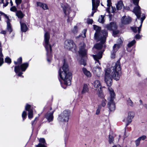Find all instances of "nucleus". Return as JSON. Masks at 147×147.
I'll list each match as a JSON object with an SVG mask.
<instances>
[{
	"label": "nucleus",
	"instance_id": "nucleus-1",
	"mask_svg": "<svg viewBox=\"0 0 147 147\" xmlns=\"http://www.w3.org/2000/svg\"><path fill=\"white\" fill-rule=\"evenodd\" d=\"M121 69L119 60L113 63L110 68L105 69V81L108 86L112 85L113 78L116 81L119 79L121 74Z\"/></svg>",
	"mask_w": 147,
	"mask_h": 147
},
{
	"label": "nucleus",
	"instance_id": "nucleus-2",
	"mask_svg": "<svg viewBox=\"0 0 147 147\" xmlns=\"http://www.w3.org/2000/svg\"><path fill=\"white\" fill-rule=\"evenodd\" d=\"M63 61V66L60 68L58 71L59 76L63 81L64 84L70 85L71 84V74L69 72L68 66L66 63L65 59Z\"/></svg>",
	"mask_w": 147,
	"mask_h": 147
},
{
	"label": "nucleus",
	"instance_id": "nucleus-3",
	"mask_svg": "<svg viewBox=\"0 0 147 147\" xmlns=\"http://www.w3.org/2000/svg\"><path fill=\"white\" fill-rule=\"evenodd\" d=\"M50 38L49 33L46 32L44 35V46L47 51V61L50 62L51 60L52 57L51 55L52 48L51 45L49 44V40Z\"/></svg>",
	"mask_w": 147,
	"mask_h": 147
},
{
	"label": "nucleus",
	"instance_id": "nucleus-4",
	"mask_svg": "<svg viewBox=\"0 0 147 147\" xmlns=\"http://www.w3.org/2000/svg\"><path fill=\"white\" fill-rule=\"evenodd\" d=\"M108 90L110 97L107 99L108 102L107 106L109 111H114L115 109V104L113 100L115 98V94L114 90L111 87H108Z\"/></svg>",
	"mask_w": 147,
	"mask_h": 147
},
{
	"label": "nucleus",
	"instance_id": "nucleus-5",
	"mask_svg": "<svg viewBox=\"0 0 147 147\" xmlns=\"http://www.w3.org/2000/svg\"><path fill=\"white\" fill-rule=\"evenodd\" d=\"M79 55L82 57L80 61V63L81 65L84 66L86 65V61L83 58H85L87 54V50L86 49V45L83 42L80 43L79 46Z\"/></svg>",
	"mask_w": 147,
	"mask_h": 147
},
{
	"label": "nucleus",
	"instance_id": "nucleus-6",
	"mask_svg": "<svg viewBox=\"0 0 147 147\" xmlns=\"http://www.w3.org/2000/svg\"><path fill=\"white\" fill-rule=\"evenodd\" d=\"M70 114V110H65L59 115L57 120L60 122H67L69 119Z\"/></svg>",
	"mask_w": 147,
	"mask_h": 147
},
{
	"label": "nucleus",
	"instance_id": "nucleus-7",
	"mask_svg": "<svg viewBox=\"0 0 147 147\" xmlns=\"http://www.w3.org/2000/svg\"><path fill=\"white\" fill-rule=\"evenodd\" d=\"M28 65L29 64L28 63H25L22 64L20 66H15L14 67V71L16 73H18V76H21L23 78L24 76H22L23 73L20 72V71L21 70L22 71H25Z\"/></svg>",
	"mask_w": 147,
	"mask_h": 147
},
{
	"label": "nucleus",
	"instance_id": "nucleus-8",
	"mask_svg": "<svg viewBox=\"0 0 147 147\" xmlns=\"http://www.w3.org/2000/svg\"><path fill=\"white\" fill-rule=\"evenodd\" d=\"M64 47L69 50H72L74 49L75 51H76L77 48L75 44L74 43L72 40H67L65 42Z\"/></svg>",
	"mask_w": 147,
	"mask_h": 147
},
{
	"label": "nucleus",
	"instance_id": "nucleus-9",
	"mask_svg": "<svg viewBox=\"0 0 147 147\" xmlns=\"http://www.w3.org/2000/svg\"><path fill=\"white\" fill-rule=\"evenodd\" d=\"M142 17L140 18V20H141V24L140 26L138 27H131V28L133 31L135 33H136L138 31V34L140 33L141 31V28L142 26V24L143 21L145 19L146 16L145 14H143L142 15Z\"/></svg>",
	"mask_w": 147,
	"mask_h": 147
},
{
	"label": "nucleus",
	"instance_id": "nucleus-10",
	"mask_svg": "<svg viewBox=\"0 0 147 147\" xmlns=\"http://www.w3.org/2000/svg\"><path fill=\"white\" fill-rule=\"evenodd\" d=\"M0 14L1 15H3L5 18L7 19V20L6 21L7 30L10 33H11L12 31L13 30L10 23V20L9 19V17L6 14L1 11H0Z\"/></svg>",
	"mask_w": 147,
	"mask_h": 147
},
{
	"label": "nucleus",
	"instance_id": "nucleus-11",
	"mask_svg": "<svg viewBox=\"0 0 147 147\" xmlns=\"http://www.w3.org/2000/svg\"><path fill=\"white\" fill-rule=\"evenodd\" d=\"M134 116V113L133 111L129 112L127 118L124 120V121L126 123V126H127L131 122L132 119Z\"/></svg>",
	"mask_w": 147,
	"mask_h": 147
},
{
	"label": "nucleus",
	"instance_id": "nucleus-12",
	"mask_svg": "<svg viewBox=\"0 0 147 147\" xmlns=\"http://www.w3.org/2000/svg\"><path fill=\"white\" fill-rule=\"evenodd\" d=\"M102 34H99L98 36V39L101 40V42L103 43L105 42L106 36H107V32L105 30H102L101 32Z\"/></svg>",
	"mask_w": 147,
	"mask_h": 147
},
{
	"label": "nucleus",
	"instance_id": "nucleus-13",
	"mask_svg": "<svg viewBox=\"0 0 147 147\" xmlns=\"http://www.w3.org/2000/svg\"><path fill=\"white\" fill-rule=\"evenodd\" d=\"M106 28L109 30H116L117 28V25L115 22H112L105 26Z\"/></svg>",
	"mask_w": 147,
	"mask_h": 147
},
{
	"label": "nucleus",
	"instance_id": "nucleus-14",
	"mask_svg": "<svg viewBox=\"0 0 147 147\" xmlns=\"http://www.w3.org/2000/svg\"><path fill=\"white\" fill-rule=\"evenodd\" d=\"M61 5L65 15L68 14L70 13V9L68 5L66 3H61Z\"/></svg>",
	"mask_w": 147,
	"mask_h": 147
},
{
	"label": "nucleus",
	"instance_id": "nucleus-15",
	"mask_svg": "<svg viewBox=\"0 0 147 147\" xmlns=\"http://www.w3.org/2000/svg\"><path fill=\"white\" fill-rule=\"evenodd\" d=\"M133 12L136 16L137 18L140 19L141 14L140 7L139 5L136 6L134 8Z\"/></svg>",
	"mask_w": 147,
	"mask_h": 147
},
{
	"label": "nucleus",
	"instance_id": "nucleus-16",
	"mask_svg": "<svg viewBox=\"0 0 147 147\" xmlns=\"http://www.w3.org/2000/svg\"><path fill=\"white\" fill-rule=\"evenodd\" d=\"M54 111L51 112L48 111L45 115V118L49 122L53 121V114Z\"/></svg>",
	"mask_w": 147,
	"mask_h": 147
},
{
	"label": "nucleus",
	"instance_id": "nucleus-17",
	"mask_svg": "<svg viewBox=\"0 0 147 147\" xmlns=\"http://www.w3.org/2000/svg\"><path fill=\"white\" fill-rule=\"evenodd\" d=\"M123 40L122 38H120L117 40V44H115L113 46V49L115 51H117L122 43Z\"/></svg>",
	"mask_w": 147,
	"mask_h": 147
},
{
	"label": "nucleus",
	"instance_id": "nucleus-18",
	"mask_svg": "<svg viewBox=\"0 0 147 147\" xmlns=\"http://www.w3.org/2000/svg\"><path fill=\"white\" fill-rule=\"evenodd\" d=\"M31 106L30 105L27 104L25 107V109L28 111V117L29 119H31L33 117V111L32 109H30Z\"/></svg>",
	"mask_w": 147,
	"mask_h": 147
},
{
	"label": "nucleus",
	"instance_id": "nucleus-19",
	"mask_svg": "<svg viewBox=\"0 0 147 147\" xmlns=\"http://www.w3.org/2000/svg\"><path fill=\"white\" fill-rule=\"evenodd\" d=\"M93 71L94 74L99 77L101 73V68L98 66H96L94 67Z\"/></svg>",
	"mask_w": 147,
	"mask_h": 147
},
{
	"label": "nucleus",
	"instance_id": "nucleus-20",
	"mask_svg": "<svg viewBox=\"0 0 147 147\" xmlns=\"http://www.w3.org/2000/svg\"><path fill=\"white\" fill-rule=\"evenodd\" d=\"M92 84L93 85L94 89L95 90L97 91L101 89V84L99 80H95Z\"/></svg>",
	"mask_w": 147,
	"mask_h": 147
},
{
	"label": "nucleus",
	"instance_id": "nucleus-21",
	"mask_svg": "<svg viewBox=\"0 0 147 147\" xmlns=\"http://www.w3.org/2000/svg\"><path fill=\"white\" fill-rule=\"evenodd\" d=\"M103 52V51H100L97 54V55H92L94 59L98 62L100 65V63L98 60L101 59L102 57Z\"/></svg>",
	"mask_w": 147,
	"mask_h": 147
},
{
	"label": "nucleus",
	"instance_id": "nucleus-22",
	"mask_svg": "<svg viewBox=\"0 0 147 147\" xmlns=\"http://www.w3.org/2000/svg\"><path fill=\"white\" fill-rule=\"evenodd\" d=\"M121 21L123 24H128L131 22V19L129 17L125 18V16H124L121 18Z\"/></svg>",
	"mask_w": 147,
	"mask_h": 147
},
{
	"label": "nucleus",
	"instance_id": "nucleus-23",
	"mask_svg": "<svg viewBox=\"0 0 147 147\" xmlns=\"http://www.w3.org/2000/svg\"><path fill=\"white\" fill-rule=\"evenodd\" d=\"M94 29L95 30H96V32L95 33L94 37L95 38V39H98V36L99 34H100V31L101 30V28L96 25H94Z\"/></svg>",
	"mask_w": 147,
	"mask_h": 147
},
{
	"label": "nucleus",
	"instance_id": "nucleus-24",
	"mask_svg": "<svg viewBox=\"0 0 147 147\" xmlns=\"http://www.w3.org/2000/svg\"><path fill=\"white\" fill-rule=\"evenodd\" d=\"M39 141L40 143L36 146V147H46V143L44 138H40L39 140Z\"/></svg>",
	"mask_w": 147,
	"mask_h": 147
},
{
	"label": "nucleus",
	"instance_id": "nucleus-25",
	"mask_svg": "<svg viewBox=\"0 0 147 147\" xmlns=\"http://www.w3.org/2000/svg\"><path fill=\"white\" fill-rule=\"evenodd\" d=\"M92 10H96L98 6L99 5L100 1L98 0H96V2L95 0H92Z\"/></svg>",
	"mask_w": 147,
	"mask_h": 147
},
{
	"label": "nucleus",
	"instance_id": "nucleus-26",
	"mask_svg": "<svg viewBox=\"0 0 147 147\" xmlns=\"http://www.w3.org/2000/svg\"><path fill=\"white\" fill-rule=\"evenodd\" d=\"M2 48L1 43L0 42V66H1L3 63V55L2 53Z\"/></svg>",
	"mask_w": 147,
	"mask_h": 147
},
{
	"label": "nucleus",
	"instance_id": "nucleus-27",
	"mask_svg": "<svg viewBox=\"0 0 147 147\" xmlns=\"http://www.w3.org/2000/svg\"><path fill=\"white\" fill-rule=\"evenodd\" d=\"M20 23L21 25V30L22 32H26L27 30V27L26 25L24 23H22L21 21H20Z\"/></svg>",
	"mask_w": 147,
	"mask_h": 147
},
{
	"label": "nucleus",
	"instance_id": "nucleus-28",
	"mask_svg": "<svg viewBox=\"0 0 147 147\" xmlns=\"http://www.w3.org/2000/svg\"><path fill=\"white\" fill-rule=\"evenodd\" d=\"M97 40H100V43H97L96 44V45H95L94 46V48L96 49L100 50V49L102 47V45L104 43H103L101 42V40H100V39H96Z\"/></svg>",
	"mask_w": 147,
	"mask_h": 147
},
{
	"label": "nucleus",
	"instance_id": "nucleus-29",
	"mask_svg": "<svg viewBox=\"0 0 147 147\" xmlns=\"http://www.w3.org/2000/svg\"><path fill=\"white\" fill-rule=\"evenodd\" d=\"M37 6L41 7L44 10L47 9H48V7L46 4L40 2H38L37 3Z\"/></svg>",
	"mask_w": 147,
	"mask_h": 147
},
{
	"label": "nucleus",
	"instance_id": "nucleus-30",
	"mask_svg": "<svg viewBox=\"0 0 147 147\" xmlns=\"http://www.w3.org/2000/svg\"><path fill=\"white\" fill-rule=\"evenodd\" d=\"M82 71L85 75L87 77H90L91 76V74L90 71L87 70L85 68H83Z\"/></svg>",
	"mask_w": 147,
	"mask_h": 147
},
{
	"label": "nucleus",
	"instance_id": "nucleus-31",
	"mask_svg": "<svg viewBox=\"0 0 147 147\" xmlns=\"http://www.w3.org/2000/svg\"><path fill=\"white\" fill-rule=\"evenodd\" d=\"M89 91L88 86L87 84H84L83 90L82 92V94H84L88 92Z\"/></svg>",
	"mask_w": 147,
	"mask_h": 147
},
{
	"label": "nucleus",
	"instance_id": "nucleus-32",
	"mask_svg": "<svg viewBox=\"0 0 147 147\" xmlns=\"http://www.w3.org/2000/svg\"><path fill=\"white\" fill-rule=\"evenodd\" d=\"M16 15L18 18L21 19L24 16V14L20 10L17 11L16 13Z\"/></svg>",
	"mask_w": 147,
	"mask_h": 147
},
{
	"label": "nucleus",
	"instance_id": "nucleus-33",
	"mask_svg": "<svg viewBox=\"0 0 147 147\" xmlns=\"http://www.w3.org/2000/svg\"><path fill=\"white\" fill-rule=\"evenodd\" d=\"M123 5V2L120 1L118 2L116 5V7L117 10H120L121 9Z\"/></svg>",
	"mask_w": 147,
	"mask_h": 147
},
{
	"label": "nucleus",
	"instance_id": "nucleus-34",
	"mask_svg": "<svg viewBox=\"0 0 147 147\" xmlns=\"http://www.w3.org/2000/svg\"><path fill=\"white\" fill-rule=\"evenodd\" d=\"M127 104L128 106L131 107H133L134 105L133 102L131 100L130 98H129L127 100Z\"/></svg>",
	"mask_w": 147,
	"mask_h": 147
},
{
	"label": "nucleus",
	"instance_id": "nucleus-35",
	"mask_svg": "<svg viewBox=\"0 0 147 147\" xmlns=\"http://www.w3.org/2000/svg\"><path fill=\"white\" fill-rule=\"evenodd\" d=\"M97 94L99 97L101 98L104 97V95L101 89H100L98 90H97Z\"/></svg>",
	"mask_w": 147,
	"mask_h": 147
},
{
	"label": "nucleus",
	"instance_id": "nucleus-36",
	"mask_svg": "<svg viewBox=\"0 0 147 147\" xmlns=\"http://www.w3.org/2000/svg\"><path fill=\"white\" fill-rule=\"evenodd\" d=\"M104 16L102 15H101V16L99 17L98 19V21L100 23H101L102 24H103L104 22Z\"/></svg>",
	"mask_w": 147,
	"mask_h": 147
},
{
	"label": "nucleus",
	"instance_id": "nucleus-37",
	"mask_svg": "<svg viewBox=\"0 0 147 147\" xmlns=\"http://www.w3.org/2000/svg\"><path fill=\"white\" fill-rule=\"evenodd\" d=\"M114 139L113 137L111 135H109V142L110 144L113 143Z\"/></svg>",
	"mask_w": 147,
	"mask_h": 147
},
{
	"label": "nucleus",
	"instance_id": "nucleus-38",
	"mask_svg": "<svg viewBox=\"0 0 147 147\" xmlns=\"http://www.w3.org/2000/svg\"><path fill=\"white\" fill-rule=\"evenodd\" d=\"M22 62V59L21 57H20L18 59L17 61H14V63L16 65L20 64Z\"/></svg>",
	"mask_w": 147,
	"mask_h": 147
},
{
	"label": "nucleus",
	"instance_id": "nucleus-39",
	"mask_svg": "<svg viewBox=\"0 0 147 147\" xmlns=\"http://www.w3.org/2000/svg\"><path fill=\"white\" fill-rule=\"evenodd\" d=\"M78 30V28L76 26H75L72 29L71 31L74 34H75L77 32Z\"/></svg>",
	"mask_w": 147,
	"mask_h": 147
},
{
	"label": "nucleus",
	"instance_id": "nucleus-40",
	"mask_svg": "<svg viewBox=\"0 0 147 147\" xmlns=\"http://www.w3.org/2000/svg\"><path fill=\"white\" fill-rule=\"evenodd\" d=\"M86 30H83V34L81 35H80L76 37L77 38H78L82 36L83 38H85L86 37Z\"/></svg>",
	"mask_w": 147,
	"mask_h": 147
},
{
	"label": "nucleus",
	"instance_id": "nucleus-41",
	"mask_svg": "<svg viewBox=\"0 0 147 147\" xmlns=\"http://www.w3.org/2000/svg\"><path fill=\"white\" fill-rule=\"evenodd\" d=\"M136 43V41L135 40H134L131 42H130L128 44V46L129 47H131L132 46H133Z\"/></svg>",
	"mask_w": 147,
	"mask_h": 147
},
{
	"label": "nucleus",
	"instance_id": "nucleus-42",
	"mask_svg": "<svg viewBox=\"0 0 147 147\" xmlns=\"http://www.w3.org/2000/svg\"><path fill=\"white\" fill-rule=\"evenodd\" d=\"M5 61L6 63H11V60L9 57H6L5 59Z\"/></svg>",
	"mask_w": 147,
	"mask_h": 147
},
{
	"label": "nucleus",
	"instance_id": "nucleus-43",
	"mask_svg": "<svg viewBox=\"0 0 147 147\" xmlns=\"http://www.w3.org/2000/svg\"><path fill=\"white\" fill-rule=\"evenodd\" d=\"M117 51H115L113 49L111 52V57L112 59H114L115 56V53Z\"/></svg>",
	"mask_w": 147,
	"mask_h": 147
},
{
	"label": "nucleus",
	"instance_id": "nucleus-44",
	"mask_svg": "<svg viewBox=\"0 0 147 147\" xmlns=\"http://www.w3.org/2000/svg\"><path fill=\"white\" fill-rule=\"evenodd\" d=\"M26 112L25 111H23L22 114V117L23 118V121L26 119Z\"/></svg>",
	"mask_w": 147,
	"mask_h": 147
},
{
	"label": "nucleus",
	"instance_id": "nucleus-45",
	"mask_svg": "<svg viewBox=\"0 0 147 147\" xmlns=\"http://www.w3.org/2000/svg\"><path fill=\"white\" fill-rule=\"evenodd\" d=\"M106 100L105 99H102L101 101V105L102 107H104L105 106L106 103Z\"/></svg>",
	"mask_w": 147,
	"mask_h": 147
},
{
	"label": "nucleus",
	"instance_id": "nucleus-46",
	"mask_svg": "<svg viewBox=\"0 0 147 147\" xmlns=\"http://www.w3.org/2000/svg\"><path fill=\"white\" fill-rule=\"evenodd\" d=\"M10 10L13 12H16L17 11V9L15 6H13L10 8Z\"/></svg>",
	"mask_w": 147,
	"mask_h": 147
},
{
	"label": "nucleus",
	"instance_id": "nucleus-47",
	"mask_svg": "<svg viewBox=\"0 0 147 147\" xmlns=\"http://www.w3.org/2000/svg\"><path fill=\"white\" fill-rule=\"evenodd\" d=\"M133 3L135 5L137 6L138 5L139 0H133Z\"/></svg>",
	"mask_w": 147,
	"mask_h": 147
},
{
	"label": "nucleus",
	"instance_id": "nucleus-48",
	"mask_svg": "<svg viewBox=\"0 0 147 147\" xmlns=\"http://www.w3.org/2000/svg\"><path fill=\"white\" fill-rule=\"evenodd\" d=\"M140 141V140L139 138L135 141V142L136 146H138L139 145Z\"/></svg>",
	"mask_w": 147,
	"mask_h": 147
},
{
	"label": "nucleus",
	"instance_id": "nucleus-49",
	"mask_svg": "<svg viewBox=\"0 0 147 147\" xmlns=\"http://www.w3.org/2000/svg\"><path fill=\"white\" fill-rule=\"evenodd\" d=\"M22 2V0H15V2L17 6L20 5Z\"/></svg>",
	"mask_w": 147,
	"mask_h": 147
},
{
	"label": "nucleus",
	"instance_id": "nucleus-50",
	"mask_svg": "<svg viewBox=\"0 0 147 147\" xmlns=\"http://www.w3.org/2000/svg\"><path fill=\"white\" fill-rule=\"evenodd\" d=\"M92 20L90 19H88L87 20V23L89 24H92L93 22Z\"/></svg>",
	"mask_w": 147,
	"mask_h": 147
},
{
	"label": "nucleus",
	"instance_id": "nucleus-51",
	"mask_svg": "<svg viewBox=\"0 0 147 147\" xmlns=\"http://www.w3.org/2000/svg\"><path fill=\"white\" fill-rule=\"evenodd\" d=\"M100 109H101L100 107H98V108L97 109L96 111V115H98L99 114Z\"/></svg>",
	"mask_w": 147,
	"mask_h": 147
},
{
	"label": "nucleus",
	"instance_id": "nucleus-52",
	"mask_svg": "<svg viewBox=\"0 0 147 147\" xmlns=\"http://www.w3.org/2000/svg\"><path fill=\"white\" fill-rule=\"evenodd\" d=\"M113 35H115L119 33V31L118 30H113Z\"/></svg>",
	"mask_w": 147,
	"mask_h": 147
},
{
	"label": "nucleus",
	"instance_id": "nucleus-53",
	"mask_svg": "<svg viewBox=\"0 0 147 147\" xmlns=\"http://www.w3.org/2000/svg\"><path fill=\"white\" fill-rule=\"evenodd\" d=\"M107 6L108 7H110L111 6V0H107Z\"/></svg>",
	"mask_w": 147,
	"mask_h": 147
},
{
	"label": "nucleus",
	"instance_id": "nucleus-54",
	"mask_svg": "<svg viewBox=\"0 0 147 147\" xmlns=\"http://www.w3.org/2000/svg\"><path fill=\"white\" fill-rule=\"evenodd\" d=\"M138 138H139L140 140H143L146 138V136H145L144 135L139 137Z\"/></svg>",
	"mask_w": 147,
	"mask_h": 147
},
{
	"label": "nucleus",
	"instance_id": "nucleus-55",
	"mask_svg": "<svg viewBox=\"0 0 147 147\" xmlns=\"http://www.w3.org/2000/svg\"><path fill=\"white\" fill-rule=\"evenodd\" d=\"M139 34H137L135 36V38L136 39H139L141 37V36Z\"/></svg>",
	"mask_w": 147,
	"mask_h": 147
},
{
	"label": "nucleus",
	"instance_id": "nucleus-56",
	"mask_svg": "<svg viewBox=\"0 0 147 147\" xmlns=\"http://www.w3.org/2000/svg\"><path fill=\"white\" fill-rule=\"evenodd\" d=\"M3 3L4 4L3 6H4V7H5L9 3V2L7 1H6V3H4V2Z\"/></svg>",
	"mask_w": 147,
	"mask_h": 147
},
{
	"label": "nucleus",
	"instance_id": "nucleus-57",
	"mask_svg": "<svg viewBox=\"0 0 147 147\" xmlns=\"http://www.w3.org/2000/svg\"><path fill=\"white\" fill-rule=\"evenodd\" d=\"M36 118L37 117H36L33 121H32V126H33L35 124V122Z\"/></svg>",
	"mask_w": 147,
	"mask_h": 147
},
{
	"label": "nucleus",
	"instance_id": "nucleus-58",
	"mask_svg": "<svg viewBox=\"0 0 147 147\" xmlns=\"http://www.w3.org/2000/svg\"><path fill=\"white\" fill-rule=\"evenodd\" d=\"M96 10H92V12L91 14V16H93L94 13L96 12Z\"/></svg>",
	"mask_w": 147,
	"mask_h": 147
},
{
	"label": "nucleus",
	"instance_id": "nucleus-59",
	"mask_svg": "<svg viewBox=\"0 0 147 147\" xmlns=\"http://www.w3.org/2000/svg\"><path fill=\"white\" fill-rule=\"evenodd\" d=\"M6 31H5V30L2 31L1 32V34H6Z\"/></svg>",
	"mask_w": 147,
	"mask_h": 147
},
{
	"label": "nucleus",
	"instance_id": "nucleus-60",
	"mask_svg": "<svg viewBox=\"0 0 147 147\" xmlns=\"http://www.w3.org/2000/svg\"><path fill=\"white\" fill-rule=\"evenodd\" d=\"M110 7H108L107 8V9H106L107 11L108 12H109Z\"/></svg>",
	"mask_w": 147,
	"mask_h": 147
},
{
	"label": "nucleus",
	"instance_id": "nucleus-61",
	"mask_svg": "<svg viewBox=\"0 0 147 147\" xmlns=\"http://www.w3.org/2000/svg\"><path fill=\"white\" fill-rule=\"evenodd\" d=\"M10 3L11 6H12L13 5V2L11 0H10Z\"/></svg>",
	"mask_w": 147,
	"mask_h": 147
},
{
	"label": "nucleus",
	"instance_id": "nucleus-62",
	"mask_svg": "<svg viewBox=\"0 0 147 147\" xmlns=\"http://www.w3.org/2000/svg\"><path fill=\"white\" fill-rule=\"evenodd\" d=\"M139 101L141 105H143V103L142 101L141 100H140Z\"/></svg>",
	"mask_w": 147,
	"mask_h": 147
},
{
	"label": "nucleus",
	"instance_id": "nucleus-63",
	"mask_svg": "<svg viewBox=\"0 0 147 147\" xmlns=\"http://www.w3.org/2000/svg\"><path fill=\"white\" fill-rule=\"evenodd\" d=\"M144 106L145 107L146 109H147V104H145L144 105Z\"/></svg>",
	"mask_w": 147,
	"mask_h": 147
},
{
	"label": "nucleus",
	"instance_id": "nucleus-64",
	"mask_svg": "<svg viewBox=\"0 0 147 147\" xmlns=\"http://www.w3.org/2000/svg\"><path fill=\"white\" fill-rule=\"evenodd\" d=\"M118 146H120L119 145H117V146L116 145H114L113 146V147H118Z\"/></svg>",
	"mask_w": 147,
	"mask_h": 147
}]
</instances>
